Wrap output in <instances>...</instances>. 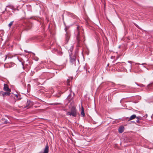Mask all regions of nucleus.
Segmentation results:
<instances>
[{
	"instance_id": "c756f323",
	"label": "nucleus",
	"mask_w": 153,
	"mask_h": 153,
	"mask_svg": "<svg viewBox=\"0 0 153 153\" xmlns=\"http://www.w3.org/2000/svg\"><path fill=\"white\" fill-rule=\"evenodd\" d=\"M104 7H105V4H104Z\"/></svg>"
},
{
	"instance_id": "bb28decb",
	"label": "nucleus",
	"mask_w": 153,
	"mask_h": 153,
	"mask_svg": "<svg viewBox=\"0 0 153 153\" xmlns=\"http://www.w3.org/2000/svg\"><path fill=\"white\" fill-rule=\"evenodd\" d=\"M134 72L136 73L137 72V71H136L135 70H134Z\"/></svg>"
},
{
	"instance_id": "0eeeda50",
	"label": "nucleus",
	"mask_w": 153,
	"mask_h": 153,
	"mask_svg": "<svg viewBox=\"0 0 153 153\" xmlns=\"http://www.w3.org/2000/svg\"><path fill=\"white\" fill-rule=\"evenodd\" d=\"M70 35L67 32H66V34H65V40L66 41V43H67L68 42L69 39H70Z\"/></svg>"
},
{
	"instance_id": "4be33fe9",
	"label": "nucleus",
	"mask_w": 153,
	"mask_h": 153,
	"mask_svg": "<svg viewBox=\"0 0 153 153\" xmlns=\"http://www.w3.org/2000/svg\"><path fill=\"white\" fill-rule=\"evenodd\" d=\"M115 58L114 56H112L111 57V59H114Z\"/></svg>"
},
{
	"instance_id": "dca6fc26",
	"label": "nucleus",
	"mask_w": 153,
	"mask_h": 153,
	"mask_svg": "<svg viewBox=\"0 0 153 153\" xmlns=\"http://www.w3.org/2000/svg\"><path fill=\"white\" fill-rule=\"evenodd\" d=\"M136 65H141V64H140V63H136ZM146 63H142V64H141V65H146Z\"/></svg>"
},
{
	"instance_id": "423d86ee",
	"label": "nucleus",
	"mask_w": 153,
	"mask_h": 153,
	"mask_svg": "<svg viewBox=\"0 0 153 153\" xmlns=\"http://www.w3.org/2000/svg\"><path fill=\"white\" fill-rule=\"evenodd\" d=\"M33 104L32 102L30 100H27V102L26 103V105L25 107H27V108H28L30 107Z\"/></svg>"
},
{
	"instance_id": "ddd939ff",
	"label": "nucleus",
	"mask_w": 153,
	"mask_h": 153,
	"mask_svg": "<svg viewBox=\"0 0 153 153\" xmlns=\"http://www.w3.org/2000/svg\"><path fill=\"white\" fill-rule=\"evenodd\" d=\"M81 115L82 117H84L85 116V113H84V111L83 109L82 110V111L81 113Z\"/></svg>"
},
{
	"instance_id": "f03ea898",
	"label": "nucleus",
	"mask_w": 153,
	"mask_h": 153,
	"mask_svg": "<svg viewBox=\"0 0 153 153\" xmlns=\"http://www.w3.org/2000/svg\"><path fill=\"white\" fill-rule=\"evenodd\" d=\"M73 48V47L71 46L70 49L68 50V52L70 56V64L73 67H75L76 65V57L75 54L72 53Z\"/></svg>"
},
{
	"instance_id": "f257e3e1",
	"label": "nucleus",
	"mask_w": 153,
	"mask_h": 153,
	"mask_svg": "<svg viewBox=\"0 0 153 153\" xmlns=\"http://www.w3.org/2000/svg\"><path fill=\"white\" fill-rule=\"evenodd\" d=\"M75 34L76 36V42L77 43V46L79 47L80 44L81 43L82 38V37L84 38L83 31L82 27L78 26L75 32Z\"/></svg>"
},
{
	"instance_id": "20e7f679",
	"label": "nucleus",
	"mask_w": 153,
	"mask_h": 153,
	"mask_svg": "<svg viewBox=\"0 0 153 153\" xmlns=\"http://www.w3.org/2000/svg\"><path fill=\"white\" fill-rule=\"evenodd\" d=\"M49 151V147L48 144L47 143L46 145L45 148L44 149L43 152L42 153H48ZM38 153H42L41 152H39Z\"/></svg>"
},
{
	"instance_id": "b1692460",
	"label": "nucleus",
	"mask_w": 153,
	"mask_h": 153,
	"mask_svg": "<svg viewBox=\"0 0 153 153\" xmlns=\"http://www.w3.org/2000/svg\"><path fill=\"white\" fill-rule=\"evenodd\" d=\"M15 96L17 97L18 98V95L17 94L15 95Z\"/></svg>"
},
{
	"instance_id": "f8f14e48",
	"label": "nucleus",
	"mask_w": 153,
	"mask_h": 153,
	"mask_svg": "<svg viewBox=\"0 0 153 153\" xmlns=\"http://www.w3.org/2000/svg\"><path fill=\"white\" fill-rule=\"evenodd\" d=\"M4 97L5 96H9L10 95V92H4Z\"/></svg>"
},
{
	"instance_id": "9b49d317",
	"label": "nucleus",
	"mask_w": 153,
	"mask_h": 153,
	"mask_svg": "<svg viewBox=\"0 0 153 153\" xmlns=\"http://www.w3.org/2000/svg\"><path fill=\"white\" fill-rule=\"evenodd\" d=\"M136 118V115L135 114H133L131 115L129 118V120H132L135 118Z\"/></svg>"
},
{
	"instance_id": "7ed1b4c3",
	"label": "nucleus",
	"mask_w": 153,
	"mask_h": 153,
	"mask_svg": "<svg viewBox=\"0 0 153 153\" xmlns=\"http://www.w3.org/2000/svg\"><path fill=\"white\" fill-rule=\"evenodd\" d=\"M66 115L67 116L76 117L77 115V110L76 108L74 106H72L70 109V111L67 112Z\"/></svg>"
},
{
	"instance_id": "f3484780",
	"label": "nucleus",
	"mask_w": 153,
	"mask_h": 153,
	"mask_svg": "<svg viewBox=\"0 0 153 153\" xmlns=\"http://www.w3.org/2000/svg\"><path fill=\"white\" fill-rule=\"evenodd\" d=\"M8 122H7V120H5L4 121V124H7Z\"/></svg>"
},
{
	"instance_id": "9d476101",
	"label": "nucleus",
	"mask_w": 153,
	"mask_h": 153,
	"mask_svg": "<svg viewBox=\"0 0 153 153\" xmlns=\"http://www.w3.org/2000/svg\"><path fill=\"white\" fill-rule=\"evenodd\" d=\"M72 78L71 77L69 78L66 81V85H70V83L71 82V81L72 80Z\"/></svg>"
},
{
	"instance_id": "aec40b11",
	"label": "nucleus",
	"mask_w": 153,
	"mask_h": 153,
	"mask_svg": "<svg viewBox=\"0 0 153 153\" xmlns=\"http://www.w3.org/2000/svg\"><path fill=\"white\" fill-rule=\"evenodd\" d=\"M59 103H53V104H52V105H59Z\"/></svg>"
},
{
	"instance_id": "5701e85b",
	"label": "nucleus",
	"mask_w": 153,
	"mask_h": 153,
	"mask_svg": "<svg viewBox=\"0 0 153 153\" xmlns=\"http://www.w3.org/2000/svg\"><path fill=\"white\" fill-rule=\"evenodd\" d=\"M130 69H129V70L130 71L131 70V65H130Z\"/></svg>"
},
{
	"instance_id": "4468645a",
	"label": "nucleus",
	"mask_w": 153,
	"mask_h": 153,
	"mask_svg": "<svg viewBox=\"0 0 153 153\" xmlns=\"http://www.w3.org/2000/svg\"><path fill=\"white\" fill-rule=\"evenodd\" d=\"M4 92L1 91H0V96H2L3 97H4Z\"/></svg>"
},
{
	"instance_id": "6ab92c4d",
	"label": "nucleus",
	"mask_w": 153,
	"mask_h": 153,
	"mask_svg": "<svg viewBox=\"0 0 153 153\" xmlns=\"http://www.w3.org/2000/svg\"><path fill=\"white\" fill-rule=\"evenodd\" d=\"M117 64L118 65L120 66L122 64L120 62H118L117 63Z\"/></svg>"
},
{
	"instance_id": "7c9ffc66",
	"label": "nucleus",
	"mask_w": 153,
	"mask_h": 153,
	"mask_svg": "<svg viewBox=\"0 0 153 153\" xmlns=\"http://www.w3.org/2000/svg\"><path fill=\"white\" fill-rule=\"evenodd\" d=\"M131 61H128V62H130Z\"/></svg>"
},
{
	"instance_id": "1a4fd4ad",
	"label": "nucleus",
	"mask_w": 153,
	"mask_h": 153,
	"mask_svg": "<svg viewBox=\"0 0 153 153\" xmlns=\"http://www.w3.org/2000/svg\"><path fill=\"white\" fill-rule=\"evenodd\" d=\"M136 118L137 120L136 121V122L138 123H140V120H142V117L140 116L136 117Z\"/></svg>"
},
{
	"instance_id": "39448f33",
	"label": "nucleus",
	"mask_w": 153,
	"mask_h": 153,
	"mask_svg": "<svg viewBox=\"0 0 153 153\" xmlns=\"http://www.w3.org/2000/svg\"><path fill=\"white\" fill-rule=\"evenodd\" d=\"M4 90L7 92L11 91L10 89L9 88L7 84H4Z\"/></svg>"
},
{
	"instance_id": "412c9836",
	"label": "nucleus",
	"mask_w": 153,
	"mask_h": 153,
	"mask_svg": "<svg viewBox=\"0 0 153 153\" xmlns=\"http://www.w3.org/2000/svg\"><path fill=\"white\" fill-rule=\"evenodd\" d=\"M4 57H5V58L4 60V61H5L6 59H7V55H5V56H4Z\"/></svg>"
},
{
	"instance_id": "c85d7f7f",
	"label": "nucleus",
	"mask_w": 153,
	"mask_h": 153,
	"mask_svg": "<svg viewBox=\"0 0 153 153\" xmlns=\"http://www.w3.org/2000/svg\"><path fill=\"white\" fill-rule=\"evenodd\" d=\"M65 31H66L67 29L66 28H65Z\"/></svg>"
},
{
	"instance_id": "cd10ccee",
	"label": "nucleus",
	"mask_w": 153,
	"mask_h": 153,
	"mask_svg": "<svg viewBox=\"0 0 153 153\" xmlns=\"http://www.w3.org/2000/svg\"><path fill=\"white\" fill-rule=\"evenodd\" d=\"M109 64L108 63V64H107V66H109Z\"/></svg>"
},
{
	"instance_id": "6e6552de",
	"label": "nucleus",
	"mask_w": 153,
	"mask_h": 153,
	"mask_svg": "<svg viewBox=\"0 0 153 153\" xmlns=\"http://www.w3.org/2000/svg\"><path fill=\"white\" fill-rule=\"evenodd\" d=\"M124 130V127L123 126H121L119 127L118 129L119 132L120 133H121L123 132Z\"/></svg>"
},
{
	"instance_id": "a211bd4d",
	"label": "nucleus",
	"mask_w": 153,
	"mask_h": 153,
	"mask_svg": "<svg viewBox=\"0 0 153 153\" xmlns=\"http://www.w3.org/2000/svg\"><path fill=\"white\" fill-rule=\"evenodd\" d=\"M62 52H58V54L59 55H62Z\"/></svg>"
},
{
	"instance_id": "2eb2a0df",
	"label": "nucleus",
	"mask_w": 153,
	"mask_h": 153,
	"mask_svg": "<svg viewBox=\"0 0 153 153\" xmlns=\"http://www.w3.org/2000/svg\"><path fill=\"white\" fill-rule=\"evenodd\" d=\"M13 21L11 22L10 23L8 24V26L9 28H10L13 24Z\"/></svg>"
},
{
	"instance_id": "393cba45",
	"label": "nucleus",
	"mask_w": 153,
	"mask_h": 153,
	"mask_svg": "<svg viewBox=\"0 0 153 153\" xmlns=\"http://www.w3.org/2000/svg\"><path fill=\"white\" fill-rule=\"evenodd\" d=\"M143 86V85L142 84H140L139 86Z\"/></svg>"
},
{
	"instance_id": "a878e982",
	"label": "nucleus",
	"mask_w": 153,
	"mask_h": 153,
	"mask_svg": "<svg viewBox=\"0 0 153 153\" xmlns=\"http://www.w3.org/2000/svg\"><path fill=\"white\" fill-rule=\"evenodd\" d=\"M71 94H69L68 96V97H70L71 96Z\"/></svg>"
},
{
	"instance_id": "2f4dec72",
	"label": "nucleus",
	"mask_w": 153,
	"mask_h": 153,
	"mask_svg": "<svg viewBox=\"0 0 153 153\" xmlns=\"http://www.w3.org/2000/svg\"><path fill=\"white\" fill-rule=\"evenodd\" d=\"M25 52H27L25 50Z\"/></svg>"
}]
</instances>
